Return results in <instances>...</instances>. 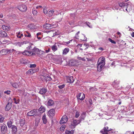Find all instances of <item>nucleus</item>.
<instances>
[{
    "label": "nucleus",
    "mask_w": 134,
    "mask_h": 134,
    "mask_svg": "<svg viewBox=\"0 0 134 134\" xmlns=\"http://www.w3.org/2000/svg\"><path fill=\"white\" fill-rule=\"evenodd\" d=\"M105 64V58L104 57L99 58L97 62V68L98 71H100Z\"/></svg>",
    "instance_id": "f257e3e1"
},
{
    "label": "nucleus",
    "mask_w": 134,
    "mask_h": 134,
    "mask_svg": "<svg viewBox=\"0 0 134 134\" xmlns=\"http://www.w3.org/2000/svg\"><path fill=\"white\" fill-rule=\"evenodd\" d=\"M119 4L120 7L125 8V10L128 12H129L132 9V7L127 3L120 2L119 3Z\"/></svg>",
    "instance_id": "f03ea898"
},
{
    "label": "nucleus",
    "mask_w": 134,
    "mask_h": 134,
    "mask_svg": "<svg viewBox=\"0 0 134 134\" xmlns=\"http://www.w3.org/2000/svg\"><path fill=\"white\" fill-rule=\"evenodd\" d=\"M15 50L14 49H3L0 51V53L2 55H5L7 54H9L12 53Z\"/></svg>",
    "instance_id": "7ed1b4c3"
},
{
    "label": "nucleus",
    "mask_w": 134,
    "mask_h": 134,
    "mask_svg": "<svg viewBox=\"0 0 134 134\" xmlns=\"http://www.w3.org/2000/svg\"><path fill=\"white\" fill-rule=\"evenodd\" d=\"M57 26L56 24H46L43 26L44 28L46 29H49L52 28H55Z\"/></svg>",
    "instance_id": "20e7f679"
},
{
    "label": "nucleus",
    "mask_w": 134,
    "mask_h": 134,
    "mask_svg": "<svg viewBox=\"0 0 134 134\" xmlns=\"http://www.w3.org/2000/svg\"><path fill=\"white\" fill-rule=\"evenodd\" d=\"M39 70L38 68H35L34 69H31L28 70L26 72L27 74H32L38 71Z\"/></svg>",
    "instance_id": "39448f33"
},
{
    "label": "nucleus",
    "mask_w": 134,
    "mask_h": 134,
    "mask_svg": "<svg viewBox=\"0 0 134 134\" xmlns=\"http://www.w3.org/2000/svg\"><path fill=\"white\" fill-rule=\"evenodd\" d=\"M77 98L78 100H82L84 99L85 98V95L83 93H79L77 95Z\"/></svg>",
    "instance_id": "423d86ee"
},
{
    "label": "nucleus",
    "mask_w": 134,
    "mask_h": 134,
    "mask_svg": "<svg viewBox=\"0 0 134 134\" xmlns=\"http://www.w3.org/2000/svg\"><path fill=\"white\" fill-rule=\"evenodd\" d=\"M18 9L20 11L24 12L27 10L26 7L25 5L21 4L18 7Z\"/></svg>",
    "instance_id": "0eeeda50"
},
{
    "label": "nucleus",
    "mask_w": 134,
    "mask_h": 134,
    "mask_svg": "<svg viewBox=\"0 0 134 134\" xmlns=\"http://www.w3.org/2000/svg\"><path fill=\"white\" fill-rule=\"evenodd\" d=\"M41 78L43 81H44V80L46 81H50L52 80L51 77L50 76L47 75L44 76L42 75L41 76Z\"/></svg>",
    "instance_id": "6e6552de"
},
{
    "label": "nucleus",
    "mask_w": 134,
    "mask_h": 134,
    "mask_svg": "<svg viewBox=\"0 0 134 134\" xmlns=\"http://www.w3.org/2000/svg\"><path fill=\"white\" fill-rule=\"evenodd\" d=\"M22 54L25 55L29 56L35 55V54L32 52H30L26 50H25L24 52H22Z\"/></svg>",
    "instance_id": "1a4fd4ad"
},
{
    "label": "nucleus",
    "mask_w": 134,
    "mask_h": 134,
    "mask_svg": "<svg viewBox=\"0 0 134 134\" xmlns=\"http://www.w3.org/2000/svg\"><path fill=\"white\" fill-rule=\"evenodd\" d=\"M68 120V118L66 116L64 115L60 121V123L61 124L65 123Z\"/></svg>",
    "instance_id": "9d476101"
},
{
    "label": "nucleus",
    "mask_w": 134,
    "mask_h": 134,
    "mask_svg": "<svg viewBox=\"0 0 134 134\" xmlns=\"http://www.w3.org/2000/svg\"><path fill=\"white\" fill-rule=\"evenodd\" d=\"M66 80L67 82L69 83H72L74 81L73 77L71 76H67Z\"/></svg>",
    "instance_id": "9b49d317"
},
{
    "label": "nucleus",
    "mask_w": 134,
    "mask_h": 134,
    "mask_svg": "<svg viewBox=\"0 0 134 134\" xmlns=\"http://www.w3.org/2000/svg\"><path fill=\"white\" fill-rule=\"evenodd\" d=\"M37 114V111L35 109L32 110L27 113V115L29 116H34Z\"/></svg>",
    "instance_id": "f8f14e48"
},
{
    "label": "nucleus",
    "mask_w": 134,
    "mask_h": 134,
    "mask_svg": "<svg viewBox=\"0 0 134 134\" xmlns=\"http://www.w3.org/2000/svg\"><path fill=\"white\" fill-rule=\"evenodd\" d=\"M80 122V121L79 120H74L71 123V125L75 127L76 125L79 124Z\"/></svg>",
    "instance_id": "ddd939ff"
},
{
    "label": "nucleus",
    "mask_w": 134,
    "mask_h": 134,
    "mask_svg": "<svg viewBox=\"0 0 134 134\" xmlns=\"http://www.w3.org/2000/svg\"><path fill=\"white\" fill-rule=\"evenodd\" d=\"M12 106V103L11 102L8 103L5 109L6 111H8L10 109Z\"/></svg>",
    "instance_id": "4468645a"
},
{
    "label": "nucleus",
    "mask_w": 134,
    "mask_h": 134,
    "mask_svg": "<svg viewBox=\"0 0 134 134\" xmlns=\"http://www.w3.org/2000/svg\"><path fill=\"white\" fill-rule=\"evenodd\" d=\"M1 130L2 132L4 133L7 130V127L5 125H4L1 126Z\"/></svg>",
    "instance_id": "2eb2a0df"
},
{
    "label": "nucleus",
    "mask_w": 134,
    "mask_h": 134,
    "mask_svg": "<svg viewBox=\"0 0 134 134\" xmlns=\"http://www.w3.org/2000/svg\"><path fill=\"white\" fill-rule=\"evenodd\" d=\"M7 34L4 31H0V37H4L7 36Z\"/></svg>",
    "instance_id": "dca6fc26"
},
{
    "label": "nucleus",
    "mask_w": 134,
    "mask_h": 134,
    "mask_svg": "<svg viewBox=\"0 0 134 134\" xmlns=\"http://www.w3.org/2000/svg\"><path fill=\"white\" fill-rule=\"evenodd\" d=\"M69 51V49L68 48H65L63 50L62 54L63 55H66Z\"/></svg>",
    "instance_id": "f3484780"
},
{
    "label": "nucleus",
    "mask_w": 134,
    "mask_h": 134,
    "mask_svg": "<svg viewBox=\"0 0 134 134\" xmlns=\"http://www.w3.org/2000/svg\"><path fill=\"white\" fill-rule=\"evenodd\" d=\"M13 100L14 103L17 104L19 103L20 102V99L19 97H15L13 98Z\"/></svg>",
    "instance_id": "a211bd4d"
},
{
    "label": "nucleus",
    "mask_w": 134,
    "mask_h": 134,
    "mask_svg": "<svg viewBox=\"0 0 134 134\" xmlns=\"http://www.w3.org/2000/svg\"><path fill=\"white\" fill-rule=\"evenodd\" d=\"M12 129V132L13 133H15L17 132V128L16 126L13 125L11 127Z\"/></svg>",
    "instance_id": "6ab92c4d"
},
{
    "label": "nucleus",
    "mask_w": 134,
    "mask_h": 134,
    "mask_svg": "<svg viewBox=\"0 0 134 134\" xmlns=\"http://www.w3.org/2000/svg\"><path fill=\"white\" fill-rule=\"evenodd\" d=\"M85 113L84 112L81 115L79 118V120L81 122V121L83 120H84L85 118Z\"/></svg>",
    "instance_id": "aec40b11"
},
{
    "label": "nucleus",
    "mask_w": 134,
    "mask_h": 134,
    "mask_svg": "<svg viewBox=\"0 0 134 134\" xmlns=\"http://www.w3.org/2000/svg\"><path fill=\"white\" fill-rule=\"evenodd\" d=\"M24 36L26 37H28L31 38V37H32L30 33L28 31H25L24 32Z\"/></svg>",
    "instance_id": "412c9836"
},
{
    "label": "nucleus",
    "mask_w": 134,
    "mask_h": 134,
    "mask_svg": "<svg viewBox=\"0 0 134 134\" xmlns=\"http://www.w3.org/2000/svg\"><path fill=\"white\" fill-rule=\"evenodd\" d=\"M119 82L117 80H115L113 83V87H117L118 86V85L119 84Z\"/></svg>",
    "instance_id": "4be33fe9"
},
{
    "label": "nucleus",
    "mask_w": 134,
    "mask_h": 134,
    "mask_svg": "<svg viewBox=\"0 0 134 134\" xmlns=\"http://www.w3.org/2000/svg\"><path fill=\"white\" fill-rule=\"evenodd\" d=\"M2 27L3 30L5 31H8L10 29V27L9 26H6L5 25H2Z\"/></svg>",
    "instance_id": "5701e85b"
},
{
    "label": "nucleus",
    "mask_w": 134,
    "mask_h": 134,
    "mask_svg": "<svg viewBox=\"0 0 134 134\" xmlns=\"http://www.w3.org/2000/svg\"><path fill=\"white\" fill-rule=\"evenodd\" d=\"M47 91V89L45 88H42L40 90L39 93L41 94H44Z\"/></svg>",
    "instance_id": "b1692460"
},
{
    "label": "nucleus",
    "mask_w": 134,
    "mask_h": 134,
    "mask_svg": "<svg viewBox=\"0 0 134 134\" xmlns=\"http://www.w3.org/2000/svg\"><path fill=\"white\" fill-rule=\"evenodd\" d=\"M54 109H50L49 111V114L51 116H53L54 114Z\"/></svg>",
    "instance_id": "393cba45"
},
{
    "label": "nucleus",
    "mask_w": 134,
    "mask_h": 134,
    "mask_svg": "<svg viewBox=\"0 0 134 134\" xmlns=\"http://www.w3.org/2000/svg\"><path fill=\"white\" fill-rule=\"evenodd\" d=\"M16 34L17 37L18 38H21L23 37V34L21 33L20 32L16 33Z\"/></svg>",
    "instance_id": "a878e982"
},
{
    "label": "nucleus",
    "mask_w": 134,
    "mask_h": 134,
    "mask_svg": "<svg viewBox=\"0 0 134 134\" xmlns=\"http://www.w3.org/2000/svg\"><path fill=\"white\" fill-rule=\"evenodd\" d=\"M19 123L20 125L21 126H23L25 124V120L24 119H21L19 121Z\"/></svg>",
    "instance_id": "bb28decb"
},
{
    "label": "nucleus",
    "mask_w": 134,
    "mask_h": 134,
    "mask_svg": "<svg viewBox=\"0 0 134 134\" xmlns=\"http://www.w3.org/2000/svg\"><path fill=\"white\" fill-rule=\"evenodd\" d=\"M51 48L52 51L54 52H55L57 51L58 49L56 45V43L54 44L53 46H52Z\"/></svg>",
    "instance_id": "cd10ccee"
},
{
    "label": "nucleus",
    "mask_w": 134,
    "mask_h": 134,
    "mask_svg": "<svg viewBox=\"0 0 134 134\" xmlns=\"http://www.w3.org/2000/svg\"><path fill=\"white\" fill-rule=\"evenodd\" d=\"M54 104L53 101L52 99H49L48 102V104L49 106H52Z\"/></svg>",
    "instance_id": "c85d7f7f"
},
{
    "label": "nucleus",
    "mask_w": 134,
    "mask_h": 134,
    "mask_svg": "<svg viewBox=\"0 0 134 134\" xmlns=\"http://www.w3.org/2000/svg\"><path fill=\"white\" fill-rule=\"evenodd\" d=\"M46 115H44L42 116V120L44 124H46L47 121V119L46 118Z\"/></svg>",
    "instance_id": "c756f323"
},
{
    "label": "nucleus",
    "mask_w": 134,
    "mask_h": 134,
    "mask_svg": "<svg viewBox=\"0 0 134 134\" xmlns=\"http://www.w3.org/2000/svg\"><path fill=\"white\" fill-rule=\"evenodd\" d=\"M65 133L66 134H73L74 133V130H72L71 131L66 130Z\"/></svg>",
    "instance_id": "7c9ffc66"
},
{
    "label": "nucleus",
    "mask_w": 134,
    "mask_h": 134,
    "mask_svg": "<svg viewBox=\"0 0 134 134\" xmlns=\"http://www.w3.org/2000/svg\"><path fill=\"white\" fill-rule=\"evenodd\" d=\"M34 47H35L34 46L33 44H31V46H28V47H27V48L28 49H29L30 51H31L32 52V50H33Z\"/></svg>",
    "instance_id": "2f4dec72"
},
{
    "label": "nucleus",
    "mask_w": 134,
    "mask_h": 134,
    "mask_svg": "<svg viewBox=\"0 0 134 134\" xmlns=\"http://www.w3.org/2000/svg\"><path fill=\"white\" fill-rule=\"evenodd\" d=\"M33 49V50H32V52H35L36 53H38V52H39V51H40L39 49L35 47H34Z\"/></svg>",
    "instance_id": "473e14b6"
},
{
    "label": "nucleus",
    "mask_w": 134,
    "mask_h": 134,
    "mask_svg": "<svg viewBox=\"0 0 134 134\" xmlns=\"http://www.w3.org/2000/svg\"><path fill=\"white\" fill-rule=\"evenodd\" d=\"M108 127L107 126L103 128V130L104 132H109L111 130V129H108Z\"/></svg>",
    "instance_id": "72a5a7b5"
},
{
    "label": "nucleus",
    "mask_w": 134,
    "mask_h": 134,
    "mask_svg": "<svg viewBox=\"0 0 134 134\" xmlns=\"http://www.w3.org/2000/svg\"><path fill=\"white\" fill-rule=\"evenodd\" d=\"M11 85H12L13 87L15 88H17L18 86V84L16 83L15 82L13 83H11Z\"/></svg>",
    "instance_id": "f704fd0d"
},
{
    "label": "nucleus",
    "mask_w": 134,
    "mask_h": 134,
    "mask_svg": "<svg viewBox=\"0 0 134 134\" xmlns=\"http://www.w3.org/2000/svg\"><path fill=\"white\" fill-rule=\"evenodd\" d=\"M12 122L11 121H8L7 123V125L9 128L11 127L13 125H12Z\"/></svg>",
    "instance_id": "c9c22d12"
},
{
    "label": "nucleus",
    "mask_w": 134,
    "mask_h": 134,
    "mask_svg": "<svg viewBox=\"0 0 134 134\" xmlns=\"http://www.w3.org/2000/svg\"><path fill=\"white\" fill-rule=\"evenodd\" d=\"M53 13V10H50L48 12L47 15L49 16H51L52 15Z\"/></svg>",
    "instance_id": "e433bc0d"
},
{
    "label": "nucleus",
    "mask_w": 134,
    "mask_h": 134,
    "mask_svg": "<svg viewBox=\"0 0 134 134\" xmlns=\"http://www.w3.org/2000/svg\"><path fill=\"white\" fill-rule=\"evenodd\" d=\"M24 92L25 90L24 89H22V90H18V92L20 93V94H24Z\"/></svg>",
    "instance_id": "4c0bfd02"
},
{
    "label": "nucleus",
    "mask_w": 134,
    "mask_h": 134,
    "mask_svg": "<svg viewBox=\"0 0 134 134\" xmlns=\"http://www.w3.org/2000/svg\"><path fill=\"white\" fill-rule=\"evenodd\" d=\"M66 127V126L65 125H62L60 127V130L61 131H63L65 128Z\"/></svg>",
    "instance_id": "58836bf2"
},
{
    "label": "nucleus",
    "mask_w": 134,
    "mask_h": 134,
    "mask_svg": "<svg viewBox=\"0 0 134 134\" xmlns=\"http://www.w3.org/2000/svg\"><path fill=\"white\" fill-rule=\"evenodd\" d=\"M29 27L31 29H33L35 28V25L33 24H31L29 25Z\"/></svg>",
    "instance_id": "ea45409f"
},
{
    "label": "nucleus",
    "mask_w": 134,
    "mask_h": 134,
    "mask_svg": "<svg viewBox=\"0 0 134 134\" xmlns=\"http://www.w3.org/2000/svg\"><path fill=\"white\" fill-rule=\"evenodd\" d=\"M117 62L116 61H114L110 65V66H111L112 68H114L115 67V66L116 63Z\"/></svg>",
    "instance_id": "a19ab883"
},
{
    "label": "nucleus",
    "mask_w": 134,
    "mask_h": 134,
    "mask_svg": "<svg viewBox=\"0 0 134 134\" xmlns=\"http://www.w3.org/2000/svg\"><path fill=\"white\" fill-rule=\"evenodd\" d=\"M32 14L34 15H36L37 13V11L34 9H32Z\"/></svg>",
    "instance_id": "79ce46f5"
},
{
    "label": "nucleus",
    "mask_w": 134,
    "mask_h": 134,
    "mask_svg": "<svg viewBox=\"0 0 134 134\" xmlns=\"http://www.w3.org/2000/svg\"><path fill=\"white\" fill-rule=\"evenodd\" d=\"M80 113L78 111H76L75 113V117L76 118H77L79 117L80 116Z\"/></svg>",
    "instance_id": "37998d69"
},
{
    "label": "nucleus",
    "mask_w": 134,
    "mask_h": 134,
    "mask_svg": "<svg viewBox=\"0 0 134 134\" xmlns=\"http://www.w3.org/2000/svg\"><path fill=\"white\" fill-rule=\"evenodd\" d=\"M24 42H18L17 43L16 45L19 46H21L22 45H23L24 44Z\"/></svg>",
    "instance_id": "c03bdc74"
},
{
    "label": "nucleus",
    "mask_w": 134,
    "mask_h": 134,
    "mask_svg": "<svg viewBox=\"0 0 134 134\" xmlns=\"http://www.w3.org/2000/svg\"><path fill=\"white\" fill-rule=\"evenodd\" d=\"M4 119V118L3 116L0 115V122H2Z\"/></svg>",
    "instance_id": "a18cd8bd"
},
{
    "label": "nucleus",
    "mask_w": 134,
    "mask_h": 134,
    "mask_svg": "<svg viewBox=\"0 0 134 134\" xmlns=\"http://www.w3.org/2000/svg\"><path fill=\"white\" fill-rule=\"evenodd\" d=\"M39 110L41 111V113H43L44 111V107H41L39 109Z\"/></svg>",
    "instance_id": "49530a36"
},
{
    "label": "nucleus",
    "mask_w": 134,
    "mask_h": 134,
    "mask_svg": "<svg viewBox=\"0 0 134 134\" xmlns=\"http://www.w3.org/2000/svg\"><path fill=\"white\" fill-rule=\"evenodd\" d=\"M65 85L63 84L62 85L58 86V87L59 89H62L63 88H64V87H65Z\"/></svg>",
    "instance_id": "de8ad7c7"
},
{
    "label": "nucleus",
    "mask_w": 134,
    "mask_h": 134,
    "mask_svg": "<svg viewBox=\"0 0 134 134\" xmlns=\"http://www.w3.org/2000/svg\"><path fill=\"white\" fill-rule=\"evenodd\" d=\"M36 66V64H30L29 67L30 68H35Z\"/></svg>",
    "instance_id": "09e8293b"
},
{
    "label": "nucleus",
    "mask_w": 134,
    "mask_h": 134,
    "mask_svg": "<svg viewBox=\"0 0 134 134\" xmlns=\"http://www.w3.org/2000/svg\"><path fill=\"white\" fill-rule=\"evenodd\" d=\"M86 23L87 25L90 28H92V25H90V23L89 22H87Z\"/></svg>",
    "instance_id": "8fccbe9b"
},
{
    "label": "nucleus",
    "mask_w": 134,
    "mask_h": 134,
    "mask_svg": "<svg viewBox=\"0 0 134 134\" xmlns=\"http://www.w3.org/2000/svg\"><path fill=\"white\" fill-rule=\"evenodd\" d=\"M11 91L9 90H7V91H5L4 92V93L5 94H6L8 95H9L10 94Z\"/></svg>",
    "instance_id": "3c124183"
},
{
    "label": "nucleus",
    "mask_w": 134,
    "mask_h": 134,
    "mask_svg": "<svg viewBox=\"0 0 134 134\" xmlns=\"http://www.w3.org/2000/svg\"><path fill=\"white\" fill-rule=\"evenodd\" d=\"M80 33V31H79L75 35V37L76 39H78L79 38V34Z\"/></svg>",
    "instance_id": "603ef678"
},
{
    "label": "nucleus",
    "mask_w": 134,
    "mask_h": 134,
    "mask_svg": "<svg viewBox=\"0 0 134 134\" xmlns=\"http://www.w3.org/2000/svg\"><path fill=\"white\" fill-rule=\"evenodd\" d=\"M109 40L112 43L115 44L116 42L112 40L111 38H109Z\"/></svg>",
    "instance_id": "864d4df0"
},
{
    "label": "nucleus",
    "mask_w": 134,
    "mask_h": 134,
    "mask_svg": "<svg viewBox=\"0 0 134 134\" xmlns=\"http://www.w3.org/2000/svg\"><path fill=\"white\" fill-rule=\"evenodd\" d=\"M44 53V51L40 50V51H39V52H38V54L42 55Z\"/></svg>",
    "instance_id": "5fc2aeb1"
},
{
    "label": "nucleus",
    "mask_w": 134,
    "mask_h": 134,
    "mask_svg": "<svg viewBox=\"0 0 134 134\" xmlns=\"http://www.w3.org/2000/svg\"><path fill=\"white\" fill-rule=\"evenodd\" d=\"M77 58L78 59L82 61H85V59L84 58H81V57H78Z\"/></svg>",
    "instance_id": "6e6d98bb"
},
{
    "label": "nucleus",
    "mask_w": 134,
    "mask_h": 134,
    "mask_svg": "<svg viewBox=\"0 0 134 134\" xmlns=\"http://www.w3.org/2000/svg\"><path fill=\"white\" fill-rule=\"evenodd\" d=\"M43 12L45 14H47L48 12L47 11V10L46 9V8H44L43 9Z\"/></svg>",
    "instance_id": "4d7b16f0"
},
{
    "label": "nucleus",
    "mask_w": 134,
    "mask_h": 134,
    "mask_svg": "<svg viewBox=\"0 0 134 134\" xmlns=\"http://www.w3.org/2000/svg\"><path fill=\"white\" fill-rule=\"evenodd\" d=\"M111 6V5L109 4V5H107L105 6V7H104V8L105 9H107L110 7Z\"/></svg>",
    "instance_id": "13d9d810"
},
{
    "label": "nucleus",
    "mask_w": 134,
    "mask_h": 134,
    "mask_svg": "<svg viewBox=\"0 0 134 134\" xmlns=\"http://www.w3.org/2000/svg\"><path fill=\"white\" fill-rule=\"evenodd\" d=\"M37 40L35 38H32L31 40V41L32 42H34L37 41Z\"/></svg>",
    "instance_id": "bf43d9fd"
},
{
    "label": "nucleus",
    "mask_w": 134,
    "mask_h": 134,
    "mask_svg": "<svg viewBox=\"0 0 134 134\" xmlns=\"http://www.w3.org/2000/svg\"><path fill=\"white\" fill-rule=\"evenodd\" d=\"M125 134H132V133L130 131H126Z\"/></svg>",
    "instance_id": "052dcab7"
},
{
    "label": "nucleus",
    "mask_w": 134,
    "mask_h": 134,
    "mask_svg": "<svg viewBox=\"0 0 134 134\" xmlns=\"http://www.w3.org/2000/svg\"><path fill=\"white\" fill-rule=\"evenodd\" d=\"M112 8L113 9L116 10H117L119 9L115 5H114V7L113 8Z\"/></svg>",
    "instance_id": "680f3d73"
},
{
    "label": "nucleus",
    "mask_w": 134,
    "mask_h": 134,
    "mask_svg": "<svg viewBox=\"0 0 134 134\" xmlns=\"http://www.w3.org/2000/svg\"><path fill=\"white\" fill-rule=\"evenodd\" d=\"M111 132H112L111 131H110V132H105L103 133V134H110L109 133H110Z\"/></svg>",
    "instance_id": "e2e57ef3"
},
{
    "label": "nucleus",
    "mask_w": 134,
    "mask_h": 134,
    "mask_svg": "<svg viewBox=\"0 0 134 134\" xmlns=\"http://www.w3.org/2000/svg\"><path fill=\"white\" fill-rule=\"evenodd\" d=\"M89 102H90V104H92V101L91 99H89Z\"/></svg>",
    "instance_id": "0e129e2a"
},
{
    "label": "nucleus",
    "mask_w": 134,
    "mask_h": 134,
    "mask_svg": "<svg viewBox=\"0 0 134 134\" xmlns=\"http://www.w3.org/2000/svg\"><path fill=\"white\" fill-rule=\"evenodd\" d=\"M72 40H70L69 41L66 42V43L67 44H68L70 43L72 41Z\"/></svg>",
    "instance_id": "69168bd1"
},
{
    "label": "nucleus",
    "mask_w": 134,
    "mask_h": 134,
    "mask_svg": "<svg viewBox=\"0 0 134 134\" xmlns=\"http://www.w3.org/2000/svg\"><path fill=\"white\" fill-rule=\"evenodd\" d=\"M16 53L18 54H22V53L21 52H20V51H17L16 52Z\"/></svg>",
    "instance_id": "338daca9"
},
{
    "label": "nucleus",
    "mask_w": 134,
    "mask_h": 134,
    "mask_svg": "<svg viewBox=\"0 0 134 134\" xmlns=\"http://www.w3.org/2000/svg\"><path fill=\"white\" fill-rule=\"evenodd\" d=\"M131 36L132 37H134V32H132L131 34Z\"/></svg>",
    "instance_id": "774afa93"
}]
</instances>
